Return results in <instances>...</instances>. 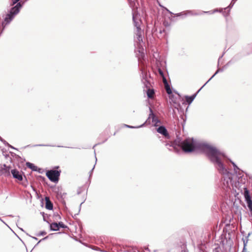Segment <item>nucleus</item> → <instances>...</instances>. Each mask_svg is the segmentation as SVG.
I'll return each mask as SVG.
<instances>
[{
	"label": "nucleus",
	"mask_w": 252,
	"mask_h": 252,
	"mask_svg": "<svg viewBox=\"0 0 252 252\" xmlns=\"http://www.w3.org/2000/svg\"><path fill=\"white\" fill-rule=\"evenodd\" d=\"M159 72L161 76L163 75V73L160 70H159Z\"/></svg>",
	"instance_id": "obj_21"
},
{
	"label": "nucleus",
	"mask_w": 252,
	"mask_h": 252,
	"mask_svg": "<svg viewBox=\"0 0 252 252\" xmlns=\"http://www.w3.org/2000/svg\"><path fill=\"white\" fill-rule=\"evenodd\" d=\"M137 18H138V16H137V14L133 15V20L135 26L136 27V28L137 29V32H138L137 39H138V41L139 42H140V41H142V38L141 35L140 34V28L139 27V22H136V21Z\"/></svg>",
	"instance_id": "obj_4"
},
{
	"label": "nucleus",
	"mask_w": 252,
	"mask_h": 252,
	"mask_svg": "<svg viewBox=\"0 0 252 252\" xmlns=\"http://www.w3.org/2000/svg\"><path fill=\"white\" fill-rule=\"evenodd\" d=\"M57 192V196L58 197H60L62 198H63L65 195L66 193L64 192H62V190L60 189H58Z\"/></svg>",
	"instance_id": "obj_11"
},
{
	"label": "nucleus",
	"mask_w": 252,
	"mask_h": 252,
	"mask_svg": "<svg viewBox=\"0 0 252 252\" xmlns=\"http://www.w3.org/2000/svg\"><path fill=\"white\" fill-rule=\"evenodd\" d=\"M217 72H218V71H217V72H216V73L213 76V77L217 73Z\"/></svg>",
	"instance_id": "obj_24"
},
{
	"label": "nucleus",
	"mask_w": 252,
	"mask_h": 252,
	"mask_svg": "<svg viewBox=\"0 0 252 252\" xmlns=\"http://www.w3.org/2000/svg\"><path fill=\"white\" fill-rule=\"evenodd\" d=\"M11 173L15 179H16L18 181H22L23 179L22 174L20 172L16 169H12L11 171Z\"/></svg>",
	"instance_id": "obj_6"
},
{
	"label": "nucleus",
	"mask_w": 252,
	"mask_h": 252,
	"mask_svg": "<svg viewBox=\"0 0 252 252\" xmlns=\"http://www.w3.org/2000/svg\"><path fill=\"white\" fill-rule=\"evenodd\" d=\"M50 228L52 230L57 231L59 230V226L58 223L54 222L50 224Z\"/></svg>",
	"instance_id": "obj_9"
},
{
	"label": "nucleus",
	"mask_w": 252,
	"mask_h": 252,
	"mask_svg": "<svg viewBox=\"0 0 252 252\" xmlns=\"http://www.w3.org/2000/svg\"><path fill=\"white\" fill-rule=\"evenodd\" d=\"M157 131L163 135L166 136L167 134V130L163 126H160L157 129Z\"/></svg>",
	"instance_id": "obj_7"
},
{
	"label": "nucleus",
	"mask_w": 252,
	"mask_h": 252,
	"mask_svg": "<svg viewBox=\"0 0 252 252\" xmlns=\"http://www.w3.org/2000/svg\"><path fill=\"white\" fill-rule=\"evenodd\" d=\"M9 174V167L5 164L0 165V175Z\"/></svg>",
	"instance_id": "obj_5"
},
{
	"label": "nucleus",
	"mask_w": 252,
	"mask_h": 252,
	"mask_svg": "<svg viewBox=\"0 0 252 252\" xmlns=\"http://www.w3.org/2000/svg\"><path fill=\"white\" fill-rule=\"evenodd\" d=\"M152 119H153V122L155 123V125H156L158 123V121H157L156 118L154 116H152Z\"/></svg>",
	"instance_id": "obj_18"
},
{
	"label": "nucleus",
	"mask_w": 252,
	"mask_h": 252,
	"mask_svg": "<svg viewBox=\"0 0 252 252\" xmlns=\"http://www.w3.org/2000/svg\"><path fill=\"white\" fill-rule=\"evenodd\" d=\"M217 72H218V71H217V72H216V73L213 76V77L217 73Z\"/></svg>",
	"instance_id": "obj_23"
},
{
	"label": "nucleus",
	"mask_w": 252,
	"mask_h": 252,
	"mask_svg": "<svg viewBox=\"0 0 252 252\" xmlns=\"http://www.w3.org/2000/svg\"><path fill=\"white\" fill-rule=\"evenodd\" d=\"M166 90L167 93L168 94H171L172 93L171 90H170V89L169 88V87L166 86Z\"/></svg>",
	"instance_id": "obj_16"
},
{
	"label": "nucleus",
	"mask_w": 252,
	"mask_h": 252,
	"mask_svg": "<svg viewBox=\"0 0 252 252\" xmlns=\"http://www.w3.org/2000/svg\"><path fill=\"white\" fill-rule=\"evenodd\" d=\"M237 0H232V1H231V4H234V2L236 1Z\"/></svg>",
	"instance_id": "obj_20"
},
{
	"label": "nucleus",
	"mask_w": 252,
	"mask_h": 252,
	"mask_svg": "<svg viewBox=\"0 0 252 252\" xmlns=\"http://www.w3.org/2000/svg\"><path fill=\"white\" fill-rule=\"evenodd\" d=\"M27 165L28 167L32 169V170H35V166H34L32 163H30V162H27Z\"/></svg>",
	"instance_id": "obj_13"
},
{
	"label": "nucleus",
	"mask_w": 252,
	"mask_h": 252,
	"mask_svg": "<svg viewBox=\"0 0 252 252\" xmlns=\"http://www.w3.org/2000/svg\"><path fill=\"white\" fill-rule=\"evenodd\" d=\"M182 150L185 152L201 151L205 153L217 166L218 169L222 174L227 173V170L221 162V158L224 157L223 154L218 152L213 147L200 143L191 138H188L181 143Z\"/></svg>",
	"instance_id": "obj_1"
},
{
	"label": "nucleus",
	"mask_w": 252,
	"mask_h": 252,
	"mask_svg": "<svg viewBox=\"0 0 252 252\" xmlns=\"http://www.w3.org/2000/svg\"><path fill=\"white\" fill-rule=\"evenodd\" d=\"M58 224H59V228L60 227H62V228H64L65 227L64 225L63 224V223L62 222H59L58 223Z\"/></svg>",
	"instance_id": "obj_17"
},
{
	"label": "nucleus",
	"mask_w": 252,
	"mask_h": 252,
	"mask_svg": "<svg viewBox=\"0 0 252 252\" xmlns=\"http://www.w3.org/2000/svg\"><path fill=\"white\" fill-rule=\"evenodd\" d=\"M231 162L232 164L233 165L234 167H237L236 165L233 162H232V161H231Z\"/></svg>",
	"instance_id": "obj_22"
},
{
	"label": "nucleus",
	"mask_w": 252,
	"mask_h": 252,
	"mask_svg": "<svg viewBox=\"0 0 252 252\" xmlns=\"http://www.w3.org/2000/svg\"><path fill=\"white\" fill-rule=\"evenodd\" d=\"M194 98V96H188L186 98V100L189 103H190Z\"/></svg>",
	"instance_id": "obj_14"
},
{
	"label": "nucleus",
	"mask_w": 252,
	"mask_h": 252,
	"mask_svg": "<svg viewBox=\"0 0 252 252\" xmlns=\"http://www.w3.org/2000/svg\"><path fill=\"white\" fill-rule=\"evenodd\" d=\"M147 94L149 98H153L154 97V91L153 90L149 89L147 91Z\"/></svg>",
	"instance_id": "obj_12"
},
{
	"label": "nucleus",
	"mask_w": 252,
	"mask_h": 252,
	"mask_svg": "<svg viewBox=\"0 0 252 252\" xmlns=\"http://www.w3.org/2000/svg\"><path fill=\"white\" fill-rule=\"evenodd\" d=\"M251 212V215L252 216V211H250Z\"/></svg>",
	"instance_id": "obj_25"
},
{
	"label": "nucleus",
	"mask_w": 252,
	"mask_h": 252,
	"mask_svg": "<svg viewBox=\"0 0 252 252\" xmlns=\"http://www.w3.org/2000/svg\"><path fill=\"white\" fill-rule=\"evenodd\" d=\"M21 7L22 5L21 3H18L15 7H13L11 9L10 13L7 14L6 17L5 18L4 21L2 23V25L9 23L13 18L14 16L19 13Z\"/></svg>",
	"instance_id": "obj_2"
},
{
	"label": "nucleus",
	"mask_w": 252,
	"mask_h": 252,
	"mask_svg": "<svg viewBox=\"0 0 252 252\" xmlns=\"http://www.w3.org/2000/svg\"><path fill=\"white\" fill-rule=\"evenodd\" d=\"M248 207L250 211H252V202L247 203Z\"/></svg>",
	"instance_id": "obj_15"
},
{
	"label": "nucleus",
	"mask_w": 252,
	"mask_h": 252,
	"mask_svg": "<svg viewBox=\"0 0 252 252\" xmlns=\"http://www.w3.org/2000/svg\"><path fill=\"white\" fill-rule=\"evenodd\" d=\"M46 208L49 210H51L53 208V205L50 201L49 198L46 197Z\"/></svg>",
	"instance_id": "obj_8"
},
{
	"label": "nucleus",
	"mask_w": 252,
	"mask_h": 252,
	"mask_svg": "<svg viewBox=\"0 0 252 252\" xmlns=\"http://www.w3.org/2000/svg\"><path fill=\"white\" fill-rule=\"evenodd\" d=\"M245 198L246 201L247 202V203H249L250 202H252V201L251 197L248 193V191H246L245 192Z\"/></svg>",
	"instance_id": "obj_10"
},
{
	"label": "nucleus",
	"mask_w": 252,
	"mask_h": 252,
	"mask_svg": "<svg viewBox=\"0 0 252 252\" xmlns=\"http://www.w3.org/2000/svg\"><path fill=\"white\" fill-rule=\"evenodd\" d=\"M46 174L52 182H56L58 181L60 176V172L58 171L50 170L47 171Z\"/></svg>",
	"instance_id": "obj_3"
},
{
	"label": "nucleus",
	"mask_w": 252,
	"mask_h": 252,
	"mask_svg": "<svg viewBox=\"0 0 252 252\" xmlns=\"http://www.w3.org/2000/svg\"><path fill=\"white\" fill-rule=\"evenodd\" d=\"M126 127H130V128H138V127H141V126H142H142H136V127H133V126H128V125H126Z\"/></svg>",
	"instance_id": "obj_19"
}]
</instances>
